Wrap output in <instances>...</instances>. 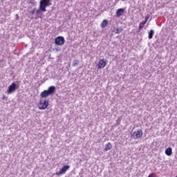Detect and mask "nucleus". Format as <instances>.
I'll return each instance as SVG.
<instances>
[{
    "label": "nucleus",
    "mask_w": 177,
    "mask_h": 177,
    "mask_svg": "<svg viewBox=\"0 0 177 177\" xmlns=\"http://www.w3.org/2000/svg\"><path fill=\"white\" fill-rule=\"evenodd\" d=\"M50 0H41L39 2V8L36 10V16L42 19L41 15H42V12L46 11V7L50 6Z\"/></svg>",
    "instance_id": "nucleus-1"
},
{
    "label": "nucleus",
    "mask_w": 177,
    "mask_h": 177,
    "mask_svg": "<svg viewBox=\"0 0 177 177\" xmlns=\"http://www.w3.org/2000/svg\"><path fill=\"white\" fill-rule=\"evenodd\" d=\"M55 91H56V87H55V86H51L48 88V90H44L43 92H41L40 94V97L42 99H45L48 97V96L53 95V93H55Z\"/></svg>",
    "instance_id": "nucleus-2"
},
{
    "label": "nucleus",
    "mask_w": 177,
    "mask_h": 177,
    "mask_svg": "<svg viewBox=\"0 0 177 177\" xmlns=\"http://www.w3.org/2000/svg\"><path fill=\"white\" fill-rule=\"evenodd\" d=\"M49 106V100H44L41 99L39 100V102L38 103V108L39 110H45L46 109H48Z\"/></svg>",
    "instance_id": "nucleus-3"
},
{
    "label": "nucleus",
    "mask_w": 177,
    "mask_h": 177,
    "mask_svg": "<svg viewBox=\"0 0 177 177\" xmlns=\"http://www.w3.org/2000/svg\"><path fill=\"white\" fill-rule=\"evenodd\" d=\"M65 42L66 40H64V37H63L62 36H58L55 39V44L57 46H62L64 45Z\"/></svg>",
    "instance_id": "nucleus-4"
},
{
    "label": "nucleus",
    "mask_w": 177,
    "mask_h": 177,
    "mask_svg": "<svg viewBox=\"0 0 177 177\" xmlns=\"http://www.w3.org/2000/svg\"><path fill=\"white\" fill-rule=\"evenodd\" d=\"M142 136H143V131H142V129H138L131 134V138L133 139H139L142 138Z\"/></svg>",
    "instance_id": "nucleus-5"
},
{
    "label": "nucleus",
    "mask_w": 177,
    "mask_h": 177,
    "mask_svg": "<svg viewBox=\"0 0 177 177\" xmlns=\"http://www.w3.org/2000/svg\"><path fill=\"white\" fill-rule=\"evenodd\" d=\"M70 169V165H64L59 171L56 173L57 176H60V175H64L67 171Z\"/></svg>",
    "instance_id": "nucleus-6"
},
{
    "label": "nucleus",
    "mask_w": 177,
    "mask_h": 177,
    "mask_svg": "<svg viewBox=\"0 0 177 177\" xmlns=\"http://www.w3.org/2000/svg\"><path fill=\"white\" fill-rule=\"evenodd\" d=\"M17 89V84L16 83L13 82L12 83L8 88V93L10 95V93H13Z\"/></svg>",
    "instance_id": "nucleus-7"
},
{
    "label": "nucleus",
    "mask_w": 177,
    "mask_h": 177,
    "mask_svg": "<svg viewBox=\"0 0 177 177\" xmlns=\"http://www.w3.org/2000/svg\"><path fill=\"white\" fill-rule=\"evenodd\" d=\"M98 68H104L107 66V61L104 59H100L98 62Z\"/></svg>",
    "instance_id": "nucleus-8"
},
{
    "label": "nucleus",
    "mask_w": 177,
    "mask_h": 177,
    "mask_svg": "<svg viewBox=\"0 0 177 177\" xmlns=\"http://www.w3.org/2000/svg\"><path fill=\"white\" fill-rule=\"evenodd\" d=\"M124 13H125V8L118 9L115 12L116 17H121Z\"/></svg>",
    "instance_id": "nucleus-9"
},
{
    "label": "nucleus",
    "mask_w": 177,
    "mask_h": 177,
    "mask_svg": "<svg viewBox=\"0 0 177 177\" xmlns=\"http://www.w3.org/2000/svg\"><path fill=\"white\" fill-rule=\"evenodd\" d=\"M111 149H113V145H111V142H108L107 144H106L104 149L105 151H109V150H111Z\"/></svg>",
    "instance_id": "nucleus-10"
},
{
    "label": "nucleus",
    "mask_w": 177,
    "mask_h": 177,
    "mask_svg": "<svg viewBox=\"0 0 177 177\" xmlns=\"http://www.w3.org/2000/svg\"><path fill=\"white\" fill-rule=\"evenodd\" d=\"M108 24H109V21H107V19H104L101 23L100 26L102 28H104V27H106Z\"/></svg>",
    "instance_id": "nucleus-11"
},
{
    "label": "nucleus",
    "mask_w": 177,
    "mask_h": 177,
    "mask_svg": "<svg viewBox=\"0 0 177 177\" xmlns=\"http://www.w3.org/2000/svg\"><path fill=\"white\" fill-rule=\"evenodd\" d=\"M165 154L166 156H171L172 155V148L168 147L165 150Z\"/></svg>",
    "instance_id": "nucleus-12"
},
{
    "label": "nucleus",
    "mask_w": 177,
    "mask_h": 177,
    "mask_svg": "<svg viewBox=\"0 0 177 177\" xmlns=\"http://www.w3.org/2000/svg\"><path fill=\"white\" fill-rule=\"evenodd\" d=\"M153 35H154V30H151L149 32V39H151V38H153Z\"/></svg>",
    "instance_id": "nucleus-13"
},
{
    "label": "nucleus",
    "mask_w": 177,
    "mask_h": 177,
    "mask_svg": "<svg viewBox=\"0 0 177 177\" xmlns=\"http://www.w3.org/2000/svg\"><path fill=\"white\" fill-rule=\"evenodd\" d=\"M115 34H120V32H122V28H117L115 30Z\"/></svg>",
    "instance_id": "nucleus-14"
},
{
    "label": "nucleus",
    "mask_w": 177,
    "mask_h": 177,
    "mask_svg": "<svg viewBox=\"0 0 177 177\" xmlns=\"http://www.w3.org/2000/svg\"><path fill=\"white\" fill-rule=\"evenodd\" d=\"M145 24H146V21H142L139 25V30H142L145 27Z\"/></svg>",
    "instance_id": "nucleus-15"
},
{
    "label": "nucleus",
    "mask_w": 177,
    "mask_h": 177,
    "mask_svg": "<svg viewBox=\"0 0 177 177\" xmlns=\"http://www.w3.org/2000/svg\"><path fill=\"white\" fill-rule=\"evenodd\" d=\"M78 64H80V61H78L77 59L73 61V66H74V67L78 66Z\"/></svg>",
    "instance_id": "nucleus-16"
},
{
    "label": "nucleus",
    "mask_w": 177,
    "mask_h": 177,
    "mask_svg": "<svg viewBox=\"0 0 177 177\" xmlns=\"http://www.w3.org/2000/svg\"><path fill=\"white\" fill-rule=\"evenodd\" d=\"M29 3H31L32 5H35V0H30Z\"/></svg>",
    "instance_id": "nucleus-17"
},
{
    "label": "nucleus",
    "mask_w": 177,
    "mask_h": 177,
    "mask_svg": "<svg viewBox=\"0 0 177 177\" xmlns=\"http://www.w3.org/2000/svg\"><path fill=\"white\" fill-rule=\"evenodd\" d=\"M36 10H35V8L33 9L32 11H30V15H34L35 13Z\"/></svg>",
    "instance_id": "nucleus-18"
},
{
    "label": "nucleus",
    "mask_w": 177,
    "mask_h": 177,
    "mask_svg": "<svg viewBox=\"0 0 177 177\" xmlns=\"http://www.w3.org/2000/svg\"><path fill=\"white\" fill-rule=\"evenodd\" d=\"M2 100H8V97H6V95H3Z\"/></svg>",
    "instance_id": "nucleus-19"
},
{
    "label": "nucleus",
    "mask_w": 177,
    "mask_h": 177,
    "mask_svg": "<svg viewBox=\"0 0 177 177\" xmlns=\"http://www.w3.org/2000/svg\"><path fill=\"white\" fill-rule=\"evenodd\" d=\"M149 20V17H145V20L143 21H145V23H147V21Z\"/></svg>",
    "instance_id": "nucleus-20"
},
{
    "label": "nucleus",
    "mask_w": 177,
    "mask_h": 177,
    "mask_svg": "<svg viewBox=\"0 0 177 177\" xmlns=\"http://www.w3.org/2000/svg\"><path fill=\"white\" fill-rule=\"evenodd\" d=\"M19 17V15L17 14V15H16V19L18 20Z\"/></svg>",
    "instance_id": "nucleus-21"
},
{
    "label": "nucleus",
    "mask_w": 177,
    "mask_h": 177,
    "mask_svg": "<svg viewBox=\"0 0 177 177\" xmlns=\"http://www.w3.org/2000/svg\"><path fill=\"white\" fill-rule=\"evenodd\" d=\"M176 177H177V176Z\"/></svg>",
    "instance_id": "nucleus-22"
}]
</instances>
